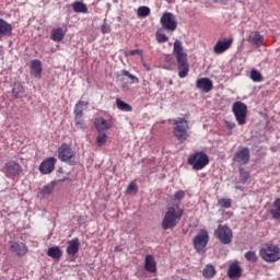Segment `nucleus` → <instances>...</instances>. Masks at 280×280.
<instances>
[{
    "label": "nucleus",
    "instance_id": "nucleus-1",
    "mask_svg": "<svg viewBox=\"0 0 280 280\" xmlns=\"http://www.w3.org/2000/svg\"><path fill=\"white\" fill-rule=\"evenodd\" d=\"M185 210L180 208L178 205L168 206L166 208V212L162 220V230L170 231L172 229H176L178 226V222L183 220V214Z\"/></svg>",
    "mask_w": 280,
    "mask_h": 280
},
{
    "label": "nucleus",
    "instance_id": "nucleus-2",
    "mask_svg": "<svg viewBox=\"0 0 280 280\" xmlns=\"http://www.w3.org/2000/svg\"><path fill=\"white\" fill-rule=\"evenodd\" d=\"M176 60H177V68H178V77L179 78H187L189 75V63L187 62V54L183 50V43L178 39L174 42V49H173Z\"/></svg>",
    "mask_w": 280,
    "mask_h": 280
},
{
    "label": "nucleus",
    "instance_id": "nucleus-3",
    "mask_svg": "<svg viewBox=\"0 0 280 280\" xmlns=\"http://www.w3.org/2000/svg\"><path fill=\"white\" fill-rule=\"evenodd\" d=\"M189 121L185 118L173 119V135L179 143H185L189 139Z\"/></svg>",
    "mask_w": 280,
    "mask_h": 280
},
{
    "label": "nucleus",
    "instance_id": "nucleus-4",
    "mask_svg": "<svg viewBox=\"0 0 280 280\" xmlns=\"http://www.w3.org/2000/svg\"><path fill=\"white\" fill-rule=\"evenodd\" d=\"M259 255L267 264H275L280 260V247L278 245L267 244L260 248Z\"/></svg>",
    "mask_w": 280,
    "mask_h": 280
},
{
    "label": "nucleus",
    "instance_id": "nucleus-5",
    "mask_svg": "<svg viewBox=\"0 0 280 280\" xmlns=\"http://www.w3.org/2000/svg\"><path fill=\"white\" fill-rule=\"evenodd\" d=\"M208 163H209V155H207V153L202 151H197L192 153L187 160V164L191 165L192 170H195L196 172H200V170H205Z\"/></svg>",
    "mask_w": 280,
    "mask_h": 280
},
{
    "label": "nucleus",
    "instance_id": "nucleus-6",
    "mask_svg": "<svg viewBox=\"0 0 280 280\" xmlns=\"http://www.w3.org/2000/svg\"><path fill=\"white\" fill-rule=\"evenodd\" d=\"M232 113L238 126L246 125V119L248 118V105L242 101H237L232 105Z\"/></svg>",
    "mask_w": 280,
    "mask_h": 280
},
{
    "label": "nucleus",
    "instance_id": "nucleus-7",
    "mask_svg": "<svg viewBox=\"0 0 280 280\" xmlns=\"http://www.w3.org/2000/svg\"><path fill=\"white\" fill-rule=\"evenodd\" d=\"M58 159L69 165H75V151L68 143H62L58 148Z\"/></svg>",
    "mask_w": 280,
    "mask_h": 280
},
{
    "label": "nucleus",
    "instance_id": "nucleus-8",
    "mask_svg": "<svg viewBox=\"0 0 280 280\" xmlns=\"http://www.w3.org/2000/svg\"><path fill=\"white\" fill-rule=\"evenodd\" d=\"M214 237L219 240L220 244L228 245L233 242V230L229 225H219L214 231Z\"/></svg>",
    "mask_w": 280,
    "mask_h": 280
},
{
    "label": "nucleus",
    "instance_id": "nucleus-9",
    "mask_svg": "<svg viewBox=\"0 0 280 280\" xmlns=\"http://www.w3.org/2000/svg\"><path fill=\"white\" fill-rule=\"evenodd\" d=\"M160 23L163 30H166V32H176V28L178 27L176 15H174L172 12L163 13Z\"/></svg>",
    "mask_w": 280,
    "mask_h": 280
},
{
    "label": "nucleus",
    "instance_id": "nucleus-10",
    "mask_svg": "<svg viewBox=\"0 0 280 280\" xmlns=\"http://www.w3.org/2000/svg\"><path fill=\"white\" fill-rule=\"evenodd\" d=\"M192 244L196 253H205V248H207V244H209V232L201 230L200 233L195 236Z\"/></svg>",
    "mask_w": 280,
    "mask_h": 280
},
{
    "label": "nucleus",
    "instance_id": "nucleus-11",
    "mask_svg": "<svg viewBox=\"0 0 280 280\" xmlns=\"http://www.w3.org/2000/svg\"><path fill=\"white\" fill-rule=\"evenodd\" d=\"M74 124L79 130H84L86 128V125H84V102L80 101L74 106Z\"/></svg>",
    "mask_w": 280,
    "mask_h": 280
},
{
    "label": "nucleus",
    "instance_id": "nucleus-12",
    "mask_svg": "<svg viewBox=\"0 0 280 280\" xmlns=\"http://www.w3.org/2000/svg\"><path fill=\"white\" fill-rule=\"evenodd\" d=\"M234 163H241L242 165H246L248 161H250V149L248 147H241L233 156Z\"/></svg>",
    "mask_w": 280,
    "mask_h": 280
},
{
    "label": "nucleus",
    "instance_id": "nucleus-13",
    "mask_svg": "<svg viewBox=\"0 0 280 280\" xmlns=\"http://www.w3.org/2000/svg\"><path fill=\"white\" fill-rule=\"evenodd\" d=\"M115 126V120L113 118H104V117H97L94 120V128L97 130V132H106V130H110Z\"/></svg>",
    "mask_w": 280,
    "mask_h": 280
},
{
    "label": "nucleus",
    "instance_id": "nucleus-14",
    "mask_svg": "<svg viewBox=\"0 0 280 280\" xmlns=\"http://www.w3.org/2000/svg\"><path fill=\"white\" fill-rule=\"evenodd\" d=\"M56 158L50 156L44 160L39 165V172L40 174H51L54 170L56 168Z\"/></svg>",
    "mask_w": 280,
    "mask_h": 280
},
{
    "label": "nucleus",
    "instance_id": "nucleus-15",
    "mask_svg": "<svg viewBox=\"0 0 280 280\" xmlns=\"http://www.w3.org/2000/svg\"><path fill=\"white\" fill-rule=\"evenodd\" d=\"M232 45H233V38H225L223 40H219L213 47V52L224 54V51H226L228 49H231Z\"/></svg>",
    "mask_w": 280,
    "mask_h": 280
},
{
    "label": "nucleus",
    "instance_id": "nucleus-16",
    "mask_svg": "<svg viewBox=\"0 0 280 280\" xmlns=\"http://www.w3.org/2000/svg\"><path fill=\"white\" fill-rule=\"evenodd\" d=\"M196 86L202 93H209L213 90V81L209 78H201L196 81Z\"/></svg>",
    "mask_w": 280,
    "mask_h": 280
},
{
    "label": "nucleus",
    "instance_id": "nucleus-17",
    "mask_svg": "<svg viewBox=\"0 0 280 280\" xmlns=\"http://www.w3.org/2000/svg\"><path fill=\"white\" fill-rule=\"evenodd\" d=\"M4 170L9 176H19L23 172V167L18 162H9L5 164Z\"/></svg>",
    "mask_w": 280,
    "mask_h": 280
},
{
    "label": "nucleus",
    "instance_id": "nucleus-18",
    "mask_svg": "<svg viewBox=\"0 0 280 280\" xmlns=\"http://www.w3.org/2000/svg\"><path fill=\"white\" fill-rule=\"evenodd\" d=\"M247 40L255 47H261L264 45V35L259 31H254L248 35Z\"/></svg>",
    "mask_w": 280,
    "mask_h": 280
},
{
    "label": "nucleus",
    "instance_id": "nucleus-19",
    "mask_svg": "<svg viewBox=\"0 0 280 280\" xmlns=\"http://www.w3.org/2000/svg\"><path fill=\"white\" fill-rule=\"evenodd\" d=\"M228 277L229 279H240V277H242V266H240V262L230 265L228 269Z\"/></svg>",
    "mask_w": 280,
    "mask_h": 280
},
{
    "label": "nucleus",
    "instance_id": "nucleus-20",
    "mask_svg": "<svg viewBox=\"0 0 280 280\" xmlns=\"http://www.w3.org/2000/svg\"><path fill=\"white\" fill-rule=\"evenodd\" d=\"M11 253H15L19 257L27 255V246L23 243L14 242L10 246Z\"/></svg>",
    "mask_w": 280,
    "mask_h": 280
},
{
    "label": "nucleus",
    "instance_id": "nucleus-21",
    "mask_svg": "<svg viewBox=\"0 0 280 280\" xmlns=\"http://www.w3.org/2000/svg\"><path fill=\"white\" fill-rule=\"evenodd\" d=\"M144 270L147 272L154 273L156 272V260L154 259V256L148 254L144 259Z\"/></svg>",
    "mask_w": 280,
    "mask_h": 280
},
{
    "label": "nucleus",
    "instance_id": "nucleus-22",
    "mask_svg": "<svg viewBox=\"0 0 280 280\" xmlns=\"http://www.w3.org/2000/svg\"><path fill=\"white\" fill-rule=\"evenodd\" d=\"M3 36H12V24L8 21L0 19V40Z\"/></svg>",
    "mask_w": 280,
    "mask_h": 280
},
{
    "label": "nucleus",
    "instance_id": "nucleus-23",
    "mask_svg": "<svg viewBox=\"0 0 280 280\" xmlns=\"http://www.w3.org/2000/svg\"><path fill=\"white\" fill-rule=\"evenodd\" d=\"M31 73L34 75V78L40 79L43 73V63L40 60L35 59L31 61Z\"/></svg>",
    "mask_w": 280,
    "mask_h": 280
},
{
    "label": "nucleus",
    "instance_id": "nucleus-24",
    "mask_svg": "<svg viewBox=\"0 0 280 280\" xmlns=\"http://www.w3.org/2000/svg\"><path fill=\"white\" fill-rule=\"evenodd\" d=\"M79 250H80V241L78 238L70 241L67 247V255H69L70 257H75Z\"/></svg>",
    "mask_w": 280,
    "mask_h": 280
},
{
    "label": "nucleus",
    "instance_id": "nucleus-25",
    "mask_svg": "<svg viewBox=\"0 0 280 280\" xmlns=\"http://www.w3.org/2000/svg\"><path fill=\"white\" fill-rule=\"evenodd\" d=\"M65 36H67V27H57L52 30L51 40L55 43H60Z\"/></svg>",
    "mask_w": 280,
    "mask_h": 280
},
{
    "label": "nucleus",
    "instance_id": "nucleus-26",
    "mask_svg": "<svg viewBox=\"0 0 280 280\" xmlns=\"http://www.w3.org/2000/svg\"><path fill=\"white\" fill-rule=\"evenodd\" d=\"M47 255L48 257H51L52 259H55V261H60L62 257V249H60V247L58 246L50 247L47 250Z\"/></svg>",
    "mask_w": 280,
    "mask_h": 280
},
{
    "label": "nucleus",
    "instance_id": "nucleus-27",
    "mask_svg": "<svg viewBox=\"0 0 280 280\" xmlns=\"http://www.w3.org/2000/svg\"><path fill=\"white\" fill-rule=\"evenodd\" d=\"M72 10L79 14H86V12H89V8L82 1H74L72 3Z\"/></svg>",
    "mask_w": 280,
    "mask_h": 280
},
{
    "label": "nucleus",
    "instance_id": "nucleus-28",
    "mask_svg": "<svg viewBox=\"0 0 280 280\" xmlns=\"http://www.w3.org/2000/svg\"><path fill=\"white\" fill-rule=\"evenodd\" d=\"M217 270L215 267L211 264H208L205 266L203 270H202V276L205 277V279H213V277H215L217 275Z\"/></svg>",
    "mask_w": 280,
    "mask_h": 280
},
{
    "label": "nucleus",
    "instance_id": "nucleus-29",
    "mask_svg": "<svg viewBox=\"0 0 280 280\" xmlns=\"http://www.w3.org/2000/svg\"><path fill=\"white\" fill-rule=\"evenodd\" d=\"M273 220H280V199H276L272 209L269 211Z\"/></svg>",
    "mask_w": 280,
    "mask_h": 280
},
{
    "label": "nucleus",
    "instance_id": "nucleus-30",
    "mask_svg": "<svg viewBox=\"0 0 280 280\" xmlns=\"http://www.w3.org/2000/svg\"><path fill=\"white\" fill-rule=\"evenodd\" d=\"M116 106L119 110H122L124 113H132V106H130V104L121 101L120 98L116 100Z\"/></svg>",
    "mask_w": 280,
    "mask_h": 280
},
{
    "label": "nucleus",
    "instance_id": "nucleus-31",
    "mask_svg": "<svg viewBox=\"0 0 280 280\" xmlns=\"http://www.w3.org/2000/svg\"><path fill=\"white\" fill-rule=\"evenodd\" d=\"M107 141H108V136L102 131H98V135L96 137V145L98 148H102L103 145H106Z\"/></svg>",
    "mask_w": 280,
    "mask_h": 280
},
{
    "label": "nucleus",
    "instance_id": "nucleus-32",
    "mask_svg": "<svg viewBox=\"0 0 280 280\" xmlns=\"http://www.w3.org/2000/svg\"><path fill=\"white\" fill-rule=\"evenodd\" d=\"M240 176L241 183H243V185L250 183V173H248L246 170L242 167L240 168Z\"/></svg>",
    "mask_w": 280,
    "mask_h": 280
},
{
    "label": "nucleus",
    "instance_id": "nucleus-33",
    "mask_svg": "<svg viewBox=\"0 0 280 280\" xmlns=\"http://www.w3.org/2000/svg\"><path fill=\"white\" fill-rule=\"evenodd\" d=\"M12 93L13 97H15V100H19L23 97V93H25V88H23V85H15L12 90Z\"/></svg>",
    "mask_w": 280,
    "mask_h": 280
},
{
    "label": "nucleus",
    "instance_id": "nucleus-34",
    "mask_svg": "<svg viewBox=\"0 0 280 280\" xmlns=\"http://www.w3.org/2000/svg\"><path fill=\"white\" fill-rule=\"evenodd\" d=\"M218 205L222 209H231V207L233 205V200H231L229 198H221V199L218 200Z\"/></svg>",
    "mask_w": 280,
    "mask_h": 280
},
{
    "label": "nucleus",
    "instance_id": "nucleus-35",
    "mask_svg": "<svg viewBox=\"0 0 280 280\" xmlns=\"http://www.w3.org/2000/svg\"><path fill=\"white\" fill-rule=\"evenodd\" d=\"M250 79L253 80V82H261L264 80V77L261 75V72L257 70H252Z\"/></svg>",
    "mask_w": 280,
    "mask_h": 280
},
{
    "label": "nucleus",
    "instance_id": "nucleus-36",
    "mask_svg": "<svg viewBox=\"0 0 280 280\" xmlns=\"http://www.w3.org/2000/svg\"><path fill=\"white\" fill-rule=\"evenodd\" d=\"M163 30H158L156 32V40L158 43H167V40H170V37H167V35H165V33H162Z\"/></svg>",
    "mask_w": 280,
    "mask_h": 280
},
{
    "label": "nucleus",
    "instance_id": "nucleus-37",
    "mask_svg": "<svg viewBox=\"0 0 280 280\" xmlns=\"http://www.w3.org/2000/svg\"><path fill=\"white\" fill-rule=\"evenodd\" d=\"M245 259L247 261H252L255 264V261H257L258 257H257V253L253 252V250H249L247 253H245L244 255Z\"/></svg>",
    "mask_w": 280,
    "mask_h": 280
},
{
    "label": "nucleus",
    "instance_id": "nucleus-38",
    "mask_svg": "<svg viewBox=\"0 0 280 280\" xmlns=\"http://www.w3.org/2000/svg\"><path fill=\"white\" fill-rule=\"evenodd\" d=\"M138 16L145 18L150 16V8L148 7H140L137 12Z\"/></svg>",
    "mask_w": 280,
    "mask_h": 280
},
{
    "label": "nucleus",
    "instance_id": "nucleus-39",
    "mask_svg": "<svg viewBox=\"0 0 280 280\" xmlns=\"http://www.w3.org/2000/svg\"><path fill=\"white\" fill-rule=\"evenodd\" d=\"M121 73L126 78H129V80H132L133 84H139V78L135 74H131L128 70H122Z\"/></svg>",
    "mask_w": 280,
    "mask_h": 280
},
{
    "label": "nucleus",
    "instance_id": "nucleus-40",
    "mask_svg": "<svg viewBox=\"0 0 280 280\" xmlns=\"http://www.w3.org/2000/svg\"><path fill=\"white\" fill-rule=\"evenodd\" d=\"M125 56L126 57H128V56H140L141 60L143 62V50H141V49H133V50H130L128 52H125Z\"/></svg>",
    "mask_w": 280,
    "mask_h": 280
},
{
    "label": "nucleus",
    "instance_id": "nucleus-41",
    "mask_svg": "<svg viewBox=\"0 0 280 280\" xmlns=\"http://www.w3.org/2000/svg\"><path fill=\"white\" fill-rule=\"evenodd\" d=\"M52 192H54V184H48V185L44 186L42 189V194L44 196H49Z\"/></svg>",
    "mask_w": 280,
    "mask_h": 280
},
{
    "label": "nucleus",
    "instance_id": "nucleus-42",
    "mask_svg": "<svg viewBox=\"0 0 280 280\" xmlns=\"http://www.w3.org/2000/svg\"><path fill=\"white\" fill-rule=\"evenodd\" d=\"M185 196H186L185 190H177L173 196V200L174 202H180V200H183Z\"/></svg>",
    "mask_w": 280,
    "mask_h": 280
},
{
    "label": "nucleus",
    "instance_id": "nucleus-43",
    "mask_svg": "<svg viewBox=\"0 0 280 280\" xmlns=\"http://www.w3.org/2000/svg\"><path fill=\"white\" fill-rule=\"evenodd\" d=\"M101 32H102V34H110V32H112L110 24H108V22H106V20H104V22L101 26Z\"/></svg>",
    "mask_w": 280,
    "mask_h": 280
},
{
    "label": "nucleus",
    "instance_id": "nucleus-44",
    "mask_svg": "<svg viewBox=\"0 0 280 280\" xmlns=\"http://www.w3.org/2000/svg\"><path fill=\"white\" fill-rule=\"evenodd\" d=\"M132 191H135L136 194L137 191H139V186H137L135 182H131L127 187V194H132Z\"/></svg>",
    "mask_w": 280,
    "mask_h": 280
},
{
    "label": "nucleus",
    "instance_id": "nucleus-45",
    "mask_svg": "<svg viewBox=\"0 0 280 280\" xmlns=\"http://www.w3.org/2000/svg\"><path fill=\"white\" fill-rule=\"evenodd\" d=\"M225 127L228 128V130H233L235 128V122L226 120Z\"/></svg>",
    "mask_w": 280,
    "mask_h": 280
},
{
    "label": "nucleus",
    "instance_id": "nucleus-46",
    "mask_svg": "<svg viewBox=\"0 0 280 280\" xmlns=\"http://www.w3.org/2000/svg\"><path fill=\"white\" fill-rule=\"evenodd\" d=\"M214 3H226L229 0H212Z\"/></svg>",
    "mask_w": 280,
    "mask_h": 280
},
{
    "label": "nucleus",
    "instance_id": "nucleus-47",
    "mask_svg": "<svg viewBox=\"0 0 280 280\" xmlns=\"http://www.w3.org/2000/svg\"><path fill=\"white\" fill-rule=\"evenodd\" d=\"M142 65H143L144 69H147V71H151V68H150V66H148V63L142 61Z\"/></svg>",
    "mask_w": 280,
    "mask_h": 280
},
{
    "label": "nucleus",
    "instance_id": "nucleus-48",
    "mask_svg": "<svg viewBox=\"0 0 280 280\" xmlns=\"http://www.w3.org/2000/svg\"><path fill=\"white\" fill-rule=\"evenodd\" d=\"M65 180H69V177H63V178L59 179V183H65Z\"/></svg>",
    "mask_w": 280,
    "mask_h": 280
},
{
    "label": "nucleus",
    "instance_id": "nucleus-49",
    "mask_svg": "<svg viewBox=\"0 0 280 280\" xmlns=\"http://www.w3.org/2000/svg\"><path fill=\"white\" fill-rule=\"evenodd\" d=\"M115 253H121V247H116Z\"/></svg>",
    "mask_w": 280,
    "mask_h": 280
},
{
    "label": "nucleus",
    "instance_id": "nucleus-50",
    "mask_svg": "<svg viewBox=\"0 0 280 280\" xmlns=\"http://www.w3.org/2000/svg\"><path fill=\"white\" fill-rule=\"evenodd\" d=\"M122 89H128V83L122 84Z\"/></svg>",
    "mask_w": 280,
    "mask_h": 280
}]
</instances>
